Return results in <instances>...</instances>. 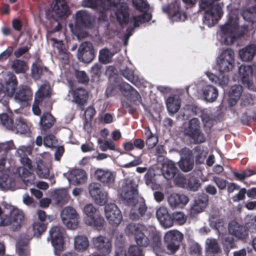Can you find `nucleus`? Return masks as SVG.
<instances>
[{"instance_id": "nucleus-1", "label": "nucleus", "mask_w": 256, "mask_h": 256, "mask_svg": "<svg viewBox=\"0 0 256 256\" xmlns=\"http://www.w3.org/2000/svg\"><path fill=\"white\" fill-rule=\"evenodd\" d=\"M82 5L92 8L106 9L109 6H113V10L120 24L126 23L128 20L127 6L122 0H83Z\"/></svg>"}, {"instance_id": "nucleus-2", "label": "nucleus", "mask_w": 256, "mask_h": 256, "mask_svg": "<svg viewBox=\"0 0 256 256\" xmlns=\"http://www.w3.org/2000/svg\"><path fill=\"white\" fill-rule=\"evenodd\" d=\"M24 218L22 211L14 206L6 204L4 209L0 207V226H10L16 230L22 227Z\"/></svg>"}, {"instance_id": "nucleus-3", "label": "nucleus", "mask_w": 256, "mask_h": 256, "mask_svg": "<svg viewBox=\"0 0 256 256\" xmlns=\"http://www.w3.org/2000/svg\"><path fill=\"white\" fill-rule=\"evenodd\" d=\"M200 7L204 11L203 22L208 27L215 25L224 13V4L220 0H200Z\"/></svg>"}, {"instance_id": "nucleus-4", "label": "nucleus", "mask_w": 256, "mask_h": 256, "mask_svg": "<svg viewBox=\"0 0 256 256\" xmlns=\"http://www.w3.org/2000/svg\"><path fill=\"white\" fill-rule=\"evenodd\" d=\"M68 8L64 0H55L52 6V10L46 12V16L48 19V33L58 31L60 29L59 18L68 14Z\"/></svg>"}, {"instance_id": "nucleus-5", "label": "nucleus", "mask_w": 256, "mask_h": 256, "mask_svg": "<svg viewBox=\"0 0 256 256\" xmlns=\"http://www.w3.org/2000/svg\"><path fill=\"white\" fill-rule=\"evenodd\" d=\"M30 153V148L20 146L16 151L17 155L20 158L22 166L17 169V172L26 186H31L34 184V176L30 170L32 168L31 160L27 158V155Z\"/></svg>"}, {"instance_id": "nucleus-6", "label": "nucleus", "mask_w": 256, "mask_h": 256, "mask_svg": "<svg viewBox=\"0 0 256 256\" xmlns=\"http://www.w3.org/2000/svg\"><path fill=\"white\" fill-rule=\"evenodd\" d=\"M230 14L228 21L221 28V30L218 34L220 40L227 45L232 44L236 38L241 35L237 32L238 28L237 16Z\"/></svg>"}, {"instance_id": "nucleus-7", "label": "nucleus", "mask_w": 256, "mask_h": 256, "mask_svg": "<svg viewBox=\"0 0 256 256\" xmlns=\"http://www.w3.org/2000/svg\"><path fill=\"white\" fill-rule=\"evenodd\" d=\"M5 80L6 88L0 83V102L5 107L4 110H8V98L6 96H14L16 88L17 86V80L16 76L12 72H8L4 75Z\"/></svg>"}, {"instance_id": "nucleus-8", "label": "nucleus", "mask_w": 256, "mask_h": 256, "mask_svg": "<svg viewBox=\"0 0 256 256\" xmlns=\"http://www.w3.org/2000/svg\"><path fill=\"white\" fill-rule=\"evenodd\" d=\"M234 52L230 48L224 50L216 58V66L220 74H227L234 66Z\"/></svg>"}, {"instance_id": "nucleus-9", "label": "nucleus", "mask_w": 256, "mask_h": 256, "mask_svg": "<svg viewBox=\"0 0 256 256\" xmlns=\"http://www.w3.org/2000/svg\"><path fill=\"white\" fill-rule=\"evenodd\" d=\"M126 232L128 235H134L139 246H146L149 244L148 236H150V230L142 224H130L126 226Z\"/></svg>"}, {"instance_id": "nucleus-10", "label": "nucleus", "mask_w": 256, "mask_h": 256, "mask_svg": "<svg viewBox=\"0 0 256 256\" xmlns=\"http://www.w3.org/2000/svg\"><path fill=\"white\" fill-rule=\"evenodd\" d=\"M179 0H168V2L162 6V10L168 14V18L172 22L184 21L187 18L186 14L180 8Z\"/></svg>"}, {"instance_id": "nucleus-11", "label": "nucleus", "mask_w": 256, "mask_h": 256, "mask_svg": "<svg viewBox=\"0 0 256 256\" xmlns=\"http://www.w3.org/2000/svg\"><path fill=\"white\" fill-rule=\"evenodd\" d=\"M62 224L70 230H76L80 224V215L75 208L70 206L64 208L60 212Z\"/></svg>"}, {"instance_id": "nucleus-12", "label": "nucleus", "mask_w": 256, "mask_h": 256, "mask_svg": "<svg viewBox=\"0 0 256 256\" xmlns=\"http://www.w3.org/2000/svg\"><path fill=\"white\" fill-rule=\"evenodd\" d=\"M64 232V228L58 226H52L49 231L51 243L54 247L55 255L59 256L60 252L64 250L63 238Z\"/></svg>"}, {"instance_id": "nucleus-13", "label": "nucleus", "mask_w": 256, "mask_h": 256, "mask_svg": "<svg viewBox=\"0 0 256 256\" xmlns=\"http://www.w3.org/2000/svg\"><path fill=\"white\" fill-rule=\"evenodd\" d=\"M182 238L183 234L176 230H169L166 233L164 240L170 253L174 254L178 250L179 248L178 242Z\"/></svg>"}, {"instance_id": "nucleus-14", "label": "nucleus", "mask_w": 256, "mask_h": 256, "mask_svg": "<svg viewBox=\"0 0 256 256\" xmlns=\"http://www.w3.org/2000/svg\"><path fill=\"white\" fill-rule=\"evenodd\" d=\"M104 215L108 222L114 226H118L122 220L121 211L116 204L112 203L105 206Z\"/></svg>"}, {"instance_id": "nucleus-15", "label": "nucleus", "mask_w": 256, "mask_h": 256, "mask_svg": "<svg viewBox=\"0 0 256 256\" xmlns=\"http://www.w3.org/2000/svg\"><path fill=\"white\" fill-rule=\"evenodd\" d=\"M256 228V224L252 225L247 224L246 226L240 225L236 221L231 222L228 226V232L230 234L238 239H244L248 234V231L252 232Z\"/></svg>"}, {"instance_id": "nucleus-16", "label": "nucleus", "mask_w": 256, "mask_h": 256, "mask_svg": "<svg viewBox=\"0 0 256 256\" xmlns=\"http://www.w3.org/2000/svg\"><path fill=\"white\" fill-rule=\"evenodd\" d=\"M137 184L131 178L124 179L120 192L121 196L126 200H131L138 196Z\"/></svg>"}, {"instance_id": "nucleus-17", "label": "nucleus", "mask_w": 256, "mask_h": 256, "mask_svg": "<svg viewBox=\"0 0 256 256\" xmlns=\"http://www.w3.org/2000/svg\"><path fill=\"white\" fill-rule=\"evenodd\" d=\"M89 193L95 202L102 206L108 202V193L96 182L92 183L88 186Z\"/></svg>"}, {"instance_id": "nucleus-18", "label": "nucleus", "mask_w": 256, "mask_h": 256, "mask_svg": "<svg viewBox=\"0 0 256 256\" xmlns=\"http://www.w3.org/2000/svg\"><path fill=\"white\" fill-rule=\"evenodd\" d=\"M94 248L106 254H109L112 252V245L110 240L104 236H94L91 240Z\"/></svg>"}, {"instance_id": "nucleus-19", "label": "nucleus", "mask_w": 256, "mask_h": 256, "mask_svg": "<svg viewBox=\"0 0 256 256\" xmlns=\"http://www.w3.org/2000/svg\"><path fill=\"white\" fill-rule=\"evenodd\" d=\"M200 122L198 120L194 118L190 120L188 126L184 130V134L192 137L198 143L203 142L206 138L199 130Z\"/></svg>"}, {"instance_id": "nucleus-20", "label": "nucleus", "mask_w": 256, "mask_h": 256, "mask_svg": "<svg viewBox=\"0 0 256 256\" xmlns=\"http://www.w3.org/2000/svg\"><path fill=\"white\" fill-rule=\"evenodd\" d=\"M94 54L92 44L90 42H84L82 44L78 52V58L84 62L89 63L91 62Z\"/></svg>"}, {"instance_id": "nucleus-21", "label": "nucleus", "mask_w": 256, "mask_h": 256, "mask_svg": "<svg viewBox=\"0 0 256 256\" xmlns=\"http://www.w3.org/2000/svg\"><path fill=\"white\" fill-rule=\"evenodd\" d=\"M126 201L132 204V208L130 214V217L131 219H138L145 213L146 208L142 198H138V196L135 199Z\"/></svg>"}, {"instance_id": "nucleus-22", "label": "nucleus", "mask_w": 256, "mask_h": 256, "mask_svg": "<svg viewBox=\"0 0 256 256\" xmlns=\"http://www.w3.org/2000/svg\"><path fill=\"white\" fill-rule=\"evenodd\" d=\"M32 92L28 86H20L14 95V99L22 106L28 105L29 102L32 99Z\"/></svg>"}, {"instance_id": "nucleus-23", "label": "nucleus", "mask_w": 256, "mask_h": 256, "mask_svg": "<svg viewBox=\"0 0 256 256\" xmlns=\"http://www.w3.org/2000/svg\"><path fill=\"white\" fill-rule=\"evenodd\" d=\"M252 67L250 65H241L238 68L239 76L243 84L248 88H252Z\"/></svg>"}, {"instance_id": "nucleus-24", "label": "nucleus", "mask_w": 256, "mask_h": 256, "mask_svg": "<svg viewBox=\"0 0 256 256\" xmlns=\"http://www.w3.org/2000/svg\"><path fill=\"white\" fill-rule=\"evenodd\" d=\"M181 158L178 162L180 168L184 172H188L193 168L194 160L190 150L184 148L180 150Z\"/></svg>"}, {"instance_id": "nucleus-25", "label": "nucleus", "mask_w": 256, "mask_h": 256, "mask_svg": "<svg viewBox=\"0 0 256 256\" xmlns=\"http://www.w3.org/2000/svg\"><path fill=\"white\" fill-rule=\"evenodd\" d=\"M88 179L86 172L81 169L70 170L68 174V180L74 185H78L86 182Z\"/></svg>"}, {"instance_id": "nucleus-26", "label": "nucleus", "mask_w": 256, "mask_h": 256, "mask_svg": "<svg viewBox=\"0 0 256 256\" xmlns=\"http://www.w3.org/2000/svg\"><path fill=\"white\" fill-rule=\"evenodd\" d=\"M96 179L108 186L112 184L115 180L114 174L110 170L102 168H98L94 172Z\"/></svg>"}, {"instance_id": "nucleus-27", "label": "nucleus", "mask_w": 256, "mask_h": 256, "mask_svg": "<svg viewBox=\"0 0 256 256\" xmlns=\"http://www.w3.org/2000/svg\"><path fill=\"white\" fill-rule=\"evenodd\" d=\"M156 216L160 224L166 228L173 225V220L169 214L167 208L164 206H160L157 209Z\"/></svg>"}, {"instance_id": "nucleus-28", "label": "nucleus", "mask_w": 256, "mask_h": 256, "mask_svg": "<svg viewBox=\"0 0 256 256\" xmlns=\"http://www.w3.org/2000/svg\"><path fill=\"white\" fill-rule=\"evenodd\" d=\"M15 180L13 174L9 171L0 174V189L3 190H14Z\"/></svg>"}, {"instance_id": "nucleus-29", "label": "nucleus", "mask_w": 256, "mask_h": 256, "mask_svg": "<svg viewBox=\"0 0 256 256\" xmlns=\"http://www.w3.org/2000/svg\"><path fill=\"white\" fill-rule=\"evenodd\" d=\"M168 200L172 208H182L188 204L189 198L184 194L173 193L168 197Z\"/></svg>"}, {"instance_id": "nucleus-30", "label": "nucleus", "mask_w": 256, "mask_h": 256, "mask_svg": "<svg viewBox=\"0 0 256 256\" xmlns=\"http://www.w3.org/2000/svg\"><path fill=\"white\" fill-rule=\"evenodd\" d=\"M208 199L206 196H202L196 199L190 205V214L194 216L202 212L206 206Z\"/></svg>"}, {"instance_id": "nucleus-31", "label": "nucleus", "mask_w": 256, "mask_h": 256, "mask_svg": "<svg viewBox=\"0 0 256 256\" xmlns=\"http://www.w3.org/2000/svg\"><path fill=\"white\" fill-rule=\"evenodd\" d=\"M69 94L72 96V102L76 103L78 106L81 107L86 104L87 100L88 93L84 89L78 88L72 92L70 91Z\"/></svg>"}, {"instance_id": "nucleus-32", "label": "nucleus", "mask_w": 256, "mask_h": 256, "mask_svg": "<svg viewBox=\"0 0 256 256\" xmlns=\"http://www.w3.org/2000/svg\"><path fill=\"white\" fill-rule=\"evenodd\" d=\"M205 249L208 254L212 256H220L221 248L216 240L214 238L206 240Z\"/></svg>"}, {"instance_id": "nucleus-33", "label": "nucleus", "mask_w": 256, "mask_h": 256, "mask_svg": "<svg viewBox=\"0 0 256 256\" xmlns=\"http://www.w3.org/2000/svg\"><path fill=\"white\" fill-rule=\"evenodd\" d=\"M202 92L204 100L208 102H214L218 96V90L211 85H206L203 86Z\"/></svg>"}, {"instance_id": "nucleus-34", "label": "nucleus", "mask_w": 256, "mask_h": 256, "mask_svg": "<svg viewBox=\"0 0 256 256\" xmlns=\"http://www.w3.org/2000/svg\"><path fill=\"white\" fill-rule=\"evenodd\" d=\"M52 198L56 204L58 206H62L68 203L70 200V197L66 190H56L52 194Z\"/></svg>"}, {"instance_id": "nucleus-35", "label": "nucleus", "mask_w": 256, "mask_h": 256, "mask_svg": "<svg viewBox=\"0 0 256 256\" xmlns=\"http://www.w3.org/2000/svg\"><path fill=\"white\" fill-rule=\"evenodd\" d=\"M256 52V46L250 44L239 50L238 54L240 60L244 62L251 60Z\"/></svg>"}, {"instance_id": "nucleus-36", "label": "nucleus", "mask_w": 256, "mask_h": 256, "mask_svg": "<svg viewBox=\"0 0 256 256\" xmlns=\"http://www.w3.org/2000/svg\"><path fill=\"white\" fill-rule=\"evenodd\" d=\"M120 88L124 96L128 99L134 101L138 100L140 97L138 92L127 83L120 84Z\"/></svg>"}, {"instance_id": "nucleus-37", "label": "nucleus", "mask_w": 256, "mask_h": 256, "mask_svg": "<svg viewBox=\"0 0 256 256\" xmlns=\"http://www.w3.org/2000/svg\"><path fill=\"white\" fill-rule=\"evenodd\" d=\"M162 172L167 180L172 178L176 175L177 169L172 160H166L162 166Z\"/></svg>"}, {"instance_id": "nucleus-38", "label": "nucleus", "mask_w": 256, "mask_h": 256, "mask_svg": "<svg viewBox=\"0 0 256 256\" xmlns=\"http://www.w3.org/2000/svg\"><path fill=\"white\" fill-rule=\"evenodd\" d=\"M76 26L90 27L91 21L90 15L84 10H80L76 14Z\"/></svg>"}, {"instance_id": "nucleus-39", "label": "nucleus", "mask_w": 256, "mask_h": 256, "mask_svg": "<svg viewBox=\"0 0 256 256\" xmlns=\"http://www.w3.org/2000/svg\"><path fill=\"white\" fill-rule=\"evenodd\" d=\"M89 246V241L88 238L83 235H78L74 238V248L78 252L86 250Z\"/></svg>"}, {"instance_id": "nucleus-40", "label": "nucleus", "mask_w": 256, "mask_h": 256, "mask_svg": "<svg viewBox=\"0 0 256 256\" xmlns=\"http://www.w3.org/2000/svg\"><path fill=\"white\" fill-rule=\"evenodd\" d=\"M242 92V87L235 85L231 87L228 94V103L230 106L235 105L239 100Z\"/></svg>"}, {"instance_id": "nucleus-41", "label": "nucleus", "mask_w": 256, "mask_h": 256, "mask_svg": "<svg viewBox=\"0 0 256 256\" xmlns=\"http://www.w3.org/2000/svg\"><path fill=\"white\" fill-rule=\"evenodd\" d=\"M84 223L92 227H102L105 222L104 218L96 212L88 218H84Z\"/></svg>"}, {"instance_id": "nucleus-42", "label": "nucleus", "mask_w": 256, "mask_h": 256, "mask_svg": "<svg viewBox=\"0 0 256 256\" xmlns=\"http://www.w3.org/2000/svg\"><path fill=\"white\" fill-rule=\"evenodd\" d=\"M168 110L172 114L178 112L180 106V101L179 97L176 96H169L166 101Z\"/></svg>"}, {"instance_id": "nucleus-43", "label": "nucleus", "mask_w": 256, "mask_h": 256, "mask_svg": "<svg viewBox=\"0 0 256 256\" xmlns=\"http://www.w3.org/2000/svg\"><path fill=\"white\" fill-rule=\"evenodd\" d=\"M51 94L50 86L46 81L40 84L38 92L36 93L35 98L36 100H41L43 98H48Z\"/></svg>"}, {"instance_id": "nucleus-44", "label": "nucleus", "mask_w": 256, "mask_h": 256, "mask_svg": "<svg viewBox=\"0 0 256 256\" xmlns=\"http://www.w3.org/2000/svg\"><path fill=\"white\" fill-rule=\"evenodd\" d=\"M206 74L210 81L216 82L222 87L226 86L228 84V78L227 74H220L218 78L209 72H206Z\"/></svg>"}, {"instance_id": "nucleus-45", "label": "nucleus", "mask_w": 256, "mask_h": 256, "mask_svg": "<svg viewBox=\"0 0 256 256\" xmlns=\"http://www.w3.org/2000/svg\"><path fill=\"white\" fill-rule=\"evenodd\" d=\"M47 38L48 41L51 42L53 47L57 49L59 56H62V58L67 60L68 58V56L67 54L66 53V50L62 41L58 40L54 38H51L50 36H48Z\"/></svg>"}, {"instance_id": "nucleus-46", "label": "nucleus", "mask_w": 256, "mask_h": 256, "mask_svg": "<svg viewBox=\"0 0 256 256\" xmlns=\"http://www.w3.org/2000/svg\"><path fill=\"white\" fill-rule=\"evenodd\" d=\"M123 76L136 86L139 85V77L137 72L132 68H126L122 72Z\"/></svg>"}, {"instance_id": "nucleus-47", "label": "nucleus", "mask_w": 256, "mask_h": 256, "mask_svg": "<svg viewBox=\"0 0 256 256\" xmlns=\"http://www.w3.org/2000/svg\"><path fill=\"white\" fill-rule=\"evenodd\" d=\"M27 240H19L16 244V250L18 256H30Z\"/></svg>"}, {"instance_id": "nucleus-48", "label": "nucleus", "mask_w": 256, "mask_h": 256, "mask_svg": "<svg viewBox=\"0 0 256 256\" xmlns=\"http://www.w3.org/2000/svg\"><path fill=\"white\" fill-rule=\"evenodd\" d=\"M40 124L42 130L50 128L54 122V118L48 112H45L40 118Z\"/></svg>"}, {"instance_id": "nucleus-49", "label": "nucleus", "mask_w": 256, "mask_h": 256, "mask_svg": "<svg viewBox=\"0 0 256 256\" xmlns=\"http://www.w3.org/2000/svg\"><path fill=\"white\" fill-rule=\"evenodd\" d=\"M144 134L146 136V145L149 148H154L158 142V136L152 133L149 128H146Z\"/></svg>"}, {"instance_id": "nucleus-50", "label": "nucleus", "mask_w": 256, "mask_h": 256, "mask_svg": "<svg viewBox=\"0 0 256 256\" xmlns=\"http://www.w3.org/2000/svg\"><path fill=\"white\" fill-rule=\"evenodd\" d=\"M98 142L99 144L101 142L100 148L103 152H106L108 150H110L118 152L120 155H122L124 154L121 152L120 148L117 147L114 143L112 141L104 140V142H102L101 141L99 140Z\"/></svg>"}, {"instance_id": "nucleus-51", "label": "nucleus", "mask_w": 256, "mask_h": 256, "mask_svg": "<svg viewBox=\"0 0 256 256\" xmlns=\"http://www.w3.org/2000/svg\"><path fill=\"white\" fill-rule=\"evenodd\" d=\"M36 173L40 178H47L50 175L49 168L46 166L40 160H38Z\"/></svg>"}, {"instance_id": "nucleus-52", "label": "nucleus", "mask_w": 256, "mask_h": 256, "mask_svg": "<svg viewBox=\"0 0 256 256\" xmlns=\"http://www.w3.org/2000/svg\"><path fill=\"white\" fill-rule=\"evenodd\" d=\"M48 70L46 67H44L40 64H34L32 68V74L34 79H38L41 74H47Z\"/></svg>"}, {"instance_id": "nucleus-53", "label": "nucleus", "mask_w": 256, "mask_h": 256, "mask_svg": "<svg viewBox=\"0 0 256 256\" xmlns=\"http://www.w3.org/2000/svg\"><path fill=\"white\" fill-rule=\"evenodd\" d=\"M152 18V15L147 12H144L140 15H136L132 18L134 26L135 28L138 27L142 23L148 22Z\"/></svg>"}, {"instance_id": "nucleus-54", "label": "nucleus", "mask_w": 256, "mask_h": 256, "mask_svg": "<svg viewBox=\"0 0 256 256\" xmlns=\"http://www.w3.org/2000/svg\"><path fill=\"white\" fill-rule=\"evenodd\" d=\"M113 56V52L107 48H103L100 52L99 60L104 64H108L112 61Z\"/></svg>"}, {"instance_id": "nucleus-55", "label": "nucleus", "mask_w": 256, "mask_h": 256, "mask_svg": "<svg viewBox=\"0 0 256 256\" xmlns=\"http://www.w3.org/2000/svg\"><path fill=\"white\" fill-rule=\"evenodd\" d=\"M0 124L8 130H12L14 128L12 118L6 114H0Z\"/></svg>"}, {"instance_id": "nucleus-56", "label": "nucleus", "mask_w": 256, "mask_h": 256, "mask_svg": "<svg viewBox=\"0 0 256 256\" xmlns=\"http://www.w3.org/2000/svg\"><path fill=\"white\" fill-rule=\"evenodd\" d=\"M12 67L16 73H24L28 69L26 64L20 60H14Z\"/></svg>"}, {"instance_id": "nucleus-57", "label": "nucleus", "mask_w": 256, "mask_h": 256, "mask_svg": "<svg viewBox=\"0 0 256 256\" xmlns=\"http://www.w3.org/2000/svg\"><path fill=\"white\" fill-rule=\"evenodd\" d=\"M46 228V226L42 222L36 221L34 222L32 229L34 234L38 237L42 234Z\"/></svg>"}, {"instance_id": "nucleus-58", "label": "nucleus", "mask_w": 256, "mask_h": 256, "mask_svg": "<svg viewBox=\"0 0 256 256\" xmlns=\"http://www.w3.org/2000/svg\"><path fill=\"white\" fill-rule=\"evenodd\" d=\"M84 218H88L97 212V209L92 204H87L82 209Z\"/></svg>"}, {"instance_id": "nucleus-59", "label": "nucleus", "mask_w": 256, "mask_h": 256, "mask_svg": "<svg viewBox=\"0 0 256 256\" xmlns=\"http://www.w3.org/2000/svg\"><path fill=\"white\" fill-rule=\"evenodd\" d=\"M16 128L18 132L20 134H26L29 131V126L26 124V122L22 119H19L16 121Z\"/></svg>"}, {"instance_id": "nucleus-60", "label": "nucleus", "mask_w": 256, "mask_h": 256, "mask_svg": "<svg viewBox=\"0 0 256 256\" xmlns=\"http://www.w3.org/2000/svg\"><path fill=\"white\" fill-rule=\"evenodd\" d=\"M172 220L178 224H184L186 221V216L182 212H176L172 214Z\"/></svg>"}, {"instance_id": "nucleus-61", "label": "nucleus", "mask_w": 256, "mask_h": 256, "mask_svg": "<svg viewBox=\"0 0 256 256\" xmlns=\"http://www.w3.org/2000/svg\"><path fill=\"white\" fill-rule=\"evenodd\" d=\"M134 6L140 12H145L148 8L146 0H132Z\"/></svg>"}, {"instance_id": "nucleus-62", "label": "nucleus", "mask_w": 256, "mask_h": 256, "mask_svg": "<svg viewBox=\"0 0 256 256\" xmlns=\"http://www.w3.org/2000/svg\"><path fill=\"white\" fill-rule=\"evenodd\" d=\"M210 226L216 230L220 234H222L226 230L224 222L220 220H216V222L210 220Z\"/></svg>"}, {"instance_id": "nucleus-63", "label": "nucleus", "mask_w": 256, "mask_h": 256, "mask_svg": "<svg viewBox=\"0 0 256 256\" xmlns=\"http://www.w3.org/2000/svg\"><path fill=\"white\" fill-rule=\"evenodd\" d=\"M57 141L52 135H48L44 139V144L48 148H52L56 146Z\"/></svg>"}, {"instance_id": "nucleus-64", "label": "nucleus", "mask_w": 256, "mask_h": 256, "mask_svg": "<svg viewBox=\"0 0 256 256\" xmlns=\"http://www.w3.org/2000/svg\"><path fill=\"white\" fill-rule=\"evenodd\" d=\"M129 256H144L142 250L136 246H131L128 249Z\"/></svg>"}]
</instances>
